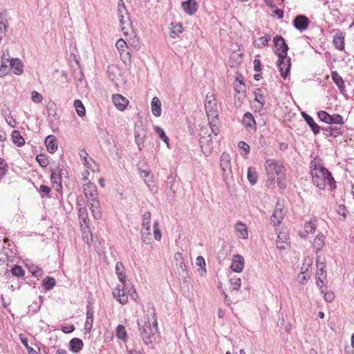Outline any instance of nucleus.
Segmentation results:
<instances>
[{
	"label": "nucleus",
	"instance_id": "72a5a7b5",
	"mask_svg": "<svg viewBox=\"0 0 354 354\" xmlns=\"http://www.w3.org/2000/svg\"><path fill=\"white\" fill-rule=\"evenodd\" d=\"M270 39H271V37L268 35L262 36V37H259L258 39H257L256 41H254V45L256 48H263L268 44Z\"/></svg>",
	"mask_w": 354,
	"mask_h": 354
},
{
	"label": "nucleus",
	"instance_id": "052dcab7",
	"mask_svg": "<svg viewBox=\"0 0 354 354\" xmlns=\"http://www.w3.org/2000/svg\"><path fill=\"white\" fill-rule=\"evenodd\" d=\"M174 259H175L176 261L179 263V266L181 268H183L185 266L183 255L181 252L175 253Z\"/></svg>",
	"mask_w": 354,
	"mask_h": 354
},
{
	"label": "nucleus",
	"instance_id": "9b49d317",
	"mask_svg": "<svg viewBox=\"0 0 354 354\" xmlns=\"http://www.w3.org/2000/svg\"><path fill=\"white\" fill-rule=\"evenodd\" d=\"M309 24L310 20L308 18L302 15H297L293 21L295 28L301 32L306 30Z\"/></svg>",
	"mask_w": 354,
	"mask_h": 354
},
{
	"label": "nucleus",
	"instance_id": "a211bd4d",
	"mask_svg": "<svg viewBox=\"0 0 354 354\" xmlns=\"http://www.w3.org/2000/svg\"><path fill=\"white\" fill-rule=\"evenodd\" d=\"M118 12L120 24H121L122 22L126 21V20L130 19L129 15L127 12L123 0H119L118 1Z\"/></svg>",
	"mask_w": 354,
	"mask_h": 354
},
{
	"label": "nucleus",
	"instance_id": "393cba45",
	"mask_svg": "<svg viewBox=\"0 0 354 354\" xmlns=\"http://www.w3.org/2000/svg\"><path fill=\"white\" fill-rule=\"evenodd\" d=\"M220 165L223 172H225L227 170L231 169V158L229 153L223 152L221 154L220 159Z\"/></svg>",
	"mask_w": 354,
	"mask_h": 354
},
{
	"label": "nucleus",
	"instance_id": "f8f14e48",
	"mask_svg": "<svg viewBox=\"0 0 354 354\" xmlns=\"http://www.w3.org/2000/svg\"><path fill=\"white\" fill-rule=\"evenodd\" d=\"M112 100L115 105V106L121 111H123L126 109L127 105L129 104V100L122 96L120 94H114L112 96Z\"/></svg>",
	"mask_w": 354,
	"mask_h": 354
},
{
	"label": "nucleus",
	"instance_id": "9d476101",
	"mask_svg": "<svg viewBox=\"0 0 354 354\" xmlns=\"http://www.w3.org/2000/svg\"><path fill=\"white\" fill-rule=\"evenodd\" d=\"M245 265L244 258L240 254H234L232 259L230 268L233 272L240 273L243 271Z\"/></svg>",
	"mask_w": 354,
	"mask_h": 354
},
{
	"label": "nucleus",
	"instance_id": "f3484780",
	"mask_svg": "<svg viewBox=\"0 0 354 354\" xmlns=\"http://www.w3.org/2000/svg\"><path fill=\"white\" fill-rule=\"evenodd\" d=\"M51 183L53 187L57 192H61L62 186V177L59 174V169L51 171L50 176Z\"/></svg>",
	"mask_w": 354,
	"mask_h": 354
},
{
	"label": "nucleus",
	"instance_id": "b1692460",
	"mask_svg": "<svg viewBox=\"0 0 354 354\" xmlns=\"http://www.w3.org/2000/svg\"><path fill=\"white\" fill-rule=\"evenodd\" d=\"M94 313L91 307H87L86 308V318L84 324V330L90 333L93 328L94 321Z\"/></svg>",
	"mask_w": 354,
	"mask_h": 354
},
{
	"label": "nucleus",
	"instance_id": "412c9836",
	"mask_svg": "<svg viewBox=\"0 0 354 354\" xmlns=\"http://www.w3.org/2000/svg\"><path fill=\"white\" fill-rule=\"evenodd\" d=\"M316 229H317L316 220L315 219L310 220L305 223V225H304L305 232H299V236L301 238L305 239L307 236V234L315 233Z\"/></svg>",
	"mask_w": 354,
	"mask_h": 354
},
{
	"label": "nucleus",
	"instance_id": "ea45409f",
	"mask_svg": "<svg viewBox=\"0 0 354 354\" xmlns=\"http://www.w3.org/2000/svg\"><path fill=\"white\" fill-rule=\"evenodd\" d=\"M55 285V279L51 277H46L42 281V286L46 290L52 289Z\"/></svg>",
	"mask_w": 354,
	"mask_h": 354
},
{
	"label": "nucleus",
	"instance_id": "a18cd8bd",
	"mask_svg": "<svg viewBox=\"0 0 354 354\" xmlns=\"http://www.w3.org/2000/svg\"><path fill=\"white\" fill-rule=\"evenodd\" d=\"M313 261L310 258H305L304 261L301 268L300 275H304V274H307L310 268L312 266Z\"/></svg>",
	"mask_w": 354,
	"mask_h": 354
},
{
	"label": "nucleus",
	"instance_id": "a19ab883",
	"mask_svg": "<svg viewBox=\"0 0 354 354\" xmlns=\"http://www.w3.org/2000/svg\"><path fill=\"white\" fill-rule=\"evenodd\" d=\"M248 179L251 185H255L257 182V173L253 167H249L248 169Z\"/></svg>",
	"mask_w": 354,
	"mask_h": 354
},
{
	"label": "nucleus",
	"instance_id": "bf43d9fd",
	"mask_svg": "<svg viewBox=\"0 0 354 354\" xmlns=\"http://www.w3.org/2000/svg\"><path fill=\"white\" fill-rule=\"evenodd\" d=\"M32 100L34 102L39 103L43 100V96L37 91H32L31 94Z\"/></svg>",
	"mask_w": 354,
	"mask_h": 354
},
{
	"label": "nucleus",
	"instance_id": "e2e57ef3",
	"mask_svg": "<svg viewBox=\"0 0 354 354\" xmlns=\"http://www.w3.org/2000/svg\"><path fill=\"white\" fill-rule=\"evenodd\" d=\"M196 264L197 266L200 267L204 271H205V261L203 257L198 256L196 260Z\"/></svg>",
	"mask_w": 354,
	"mask_h": 354
},
{
	"label": "nucleus",
	"instance_id": "2eb2a0df",
	"mask_svg": "<svg viewBox=\"0 0 354 354\" xmlns=\"http://www.w3.org/2000/svg\"><path fill=\"white\" fill-rule=\"evenodd\" d=\"M183 11L189 15H194L198 9V3L196 0H187L181 3Z\"/></svg>",
	"mask_w": 354,
	"mask_h": 354
},
{
	"label": "nucleus",
	"instance_id": "4d7b16f0",
	"mask_svg": "<svg viewBox=\"0 0 354 354\" xmlns=\"http://www.w3.org/2000/svg\"><path fill=\"white\" fill-rule=\"evenodd\" d=\"M319 120L325 123L328 124L330 121V114L325 111H319L317 113Z\"/></svg>",
	"mask_w": 354,
	"mask_h": 354
},
{
	"label": "nucleus",
	"instance_id": "e433bc0d",
	"mask_svg": "<svg viewBox=\"0 0 354 354\" xmlns=\"http://www.w3.org/2000/svg\"><path fill=\"white\" fill-rule=\"evenodd\" d=\"M12 138L15 144L19 147H21L25 143L24 138L21 136L19 131L15 130L12 133Z\"/></svg>",
	"mask_w": 354,
	"mask_h": 354
},
{
	"label": "nucleus",
	"instance_id": "7c9ffc66",
	"mask_svg": "<svg viewBox=\"0 0 354 354\" xmlns=\"http://www.w3.org/2000/svg\"><path fill=\"white\" fill-rule=\"evenodd\" d=\"M283 218V211L279 209H275L273 212L272 215L271 216V222L274 225H278L281 223L282 219Z\"/></svg>",
	"mask_w": 354,
	"mask_h": 354
},
{
	"label": "nucleus",
	"instance_id": "473e14b6",
	"mask_svg": "<svg viewBox=\"0 0 354 354\" xmlns=\"http://www.w3.org/2000/svg\"><path fill=\"white\" fill-rule=\"evenodd\" d=\"M120 25L121 30L125 37H127L133 33V26L131 19L126 20Z\"/></svg>",
	"mask_w": 354,
	"mask_h": 354
},
{
	"label": "nucleus",
	"instance_id": "6e6552de",
	"mask_svg": "<svg viewBox=\"0 0 354 354\" xmlns=\"http://www.w3.org/2000/svg\"><path fill=\"white\" fill-rule=\"evenodd\" d=\"M276 245L278 249L286 250L290 246V238L286 232H279L276 240Z\"/></svg>",
	"mask_w": 354,
	"mask_h": 354
},
{
	"label": "nucleus",
	"instance_id": "c03bdc74",
	"mask_svg": "<svg viewBox=\"0 0 354 354\" xmlns=\"http://www.w3.org/2000/svg\"><path fill=\"white\" fill-rule=\"evenodd\" d=\"M116 336L118 339L126 341L127 333L125 327L123 325H118L116 329Z\"/></svg>",
	"mask_w": 354,
	"mask_h": 354
},
{
	"label": "nucleus",
	"instance_id": "f03ea898",
	"mask_svg": "<svg viewBox=\"0 0 354 354\" xmlns=\"http://www.w3.org/2000/svg\"><path fill=\"white\" fill-rule=\"evenodd\" d=\"M265 168L268 176L267 185H274L275 179L280 187H286L285 169L282 163L275 160L269 159L265 162Z\"/></svg>",
	"mask_w": 354,
	"mask_h": 354
},
{
	"label": "nucleus",
	"instance_id": "423d86ee",
	"mask_svg": "<svg viewBox=\"0 0 354 354\" xmlns=\"http://www.w3.org/2000/svg\"><path fill=\"white\" fill-rule=\"evenodd\" d=\"M151 214L146 212L142 216V229L141 230L142 237L146 241L151 234Z\"/></svg>",
	"mask_w": 354,
	"mask_h": 354
},
{
	"label": "nucleus",
	"instance_id": "4c0bfd02",
	"mask_svg": "<svg viewBox=\"0 0 354 354\" xmlns=\"http://www.w3.org/2000/svg\"><path fill=\"white\" fill-rule=\"evenodd\" d=\"M74 107L79 116L82 117L85 115L86 109L81 100H75L74 101Z\"/></svg>",
	"mask_w": 354,
	"mask_h": 354
},
{
	"label": "nucleus",
	"instance_id": "de8ad7c7",
	"mask_svg": "<svg viewBox=\"0 0 354 354\" xmlns=\"http://www.w3.org/2000/svg\"><path fill=\"white\" fill-rule=\"evenodd\" d=\"M120 58L124 63L129 62L131 61V55L127 48H124L120 51Z\"/></svg>",
	"mask_w": 354,
	"mask_h": 354
},
{
	"label": "nucleus",
	"instance_id": "774afa93",
	"mask_svg": "<svg viewBox=\"0 0 354 354\" xmlns=\"http://www.w3.org/2000/svg\"><path fill=\"white\" fill-rule=\"evenodd\" d=\"M61 330L64 333H68L73 332L75 330V327L73 324H66V325L62 326Z\"/></svg>",
	"mask_w": 354,
	"mask_h": 354
},
{
	"label": "nucleus",
	"instance_id": "3c124183",
	"mask_svg": "<svg viewBox=\"0 0 354 354\" xmlns=\"http://www.w3.org/2000/svg\"><path fill=\"white\" fill-rule=\"evenodd\" d=\"M11 273L15 277H23L25 274V271L20 266H15L11 269Z\"/></svg>",
	"mask_w": 354,
	"mask_h": 354
},
{
	"label": "nucleus",
	"instance_id": "680f3d73",
	"mask_svg": "<svg viewBox=\"0 0 354 354\" xmlns=\"http://www.w3.org/2000/svg\"><path fill=\"white\" fill-rule=\"evenodd\" d=\"M115 46L119 51L120 50H123L124 48H127L128 47L127 42L122 39H120L117 41Z\"/></svg>",
	"mask_w": 354,
	"mask_h": 354
},
{
	"label": "nucleus",
	"instance_id": "dca6fc26",
	"mask_svg": "<svg viewBox=\"0 0 354 354\" xmlns=\"http://www.w3.org/2000/svg\"><path fill=\"white\" fill-rule=\"evenodd\" d=\"M84 192L85 196L88 199L97 198V190L94 183L88 182L84 185Z\"/></svg>",
	"mask_w": 354,
	"mask_h": 354
},
{
	"label": "nucleus",
	"instance_id": "49530a36",
	"mask_svg": "<svg viewBox=\"0 0 354 354\" xmlns=\"http://www.w3.org/2000/svg\"><path fill=\"white\" fill-rule=\"evenodd\" d=\"M83 163L87 169H91L93 172H94L97 168L95 162L90 157H88L86 159H84Z\"/></svg>",
	"mask_w": 354,
	"mask_h": 354
},
{
	"label": "nucleus",
	"instance_id": "f704fd0d",
	"mask_svg": "<svg viewBox=\"0 0 354 354\" xmlns=\"http://www.w3.org/2000/svg\"><path fill=\"white\" fill-rule=\"evenodd\" d=\"M183 31V24L180 22L176 24H171V28L169 32L171 37H176L178 35L182 33Z\"/></svg>",
	"mask_w": 354,
	"mask_h": 354
},
{
	"label": "nucleus",
	"instance_id": "4468645a",
	"mask_svg": "<svg viewBox=\"0 0 354 354\" xmlns=\"http://www.w3.org/2000/svg\"><path fill=\"white\" fill-rule=\"evenodd\" d=\"M205 110L207 114L209 115L211 114L212 115H214L217 112V104L216 100L214 95L206 96V102L205 104Z\"/></svg>",
	"mask_w": 354,
	"mask_h": 354
},
{
	"label": "nucleus",
	"instance_id": "58836bf2",
	"mask_svg": "<svg viewBox=\"0 0 354 354\" xmlns=\"http://www.w3.org/2000/svg\"><path fill=\"white\" fill-rule=\"evenodd\" d=\"M331 77L333 82L335 83V84L339 88H344V82L342 77L336 71H333L331 73Z\"/></svg>",
	"mask_w": 354,
	"mask_h": 354
},
{
	"label": "nucleus",
	"instance_id": "6ab92c4d",
	"mask_svg": "<svg viewBox=\"0 0 354 354\" xmlns=\"http://www.w3.org/2000/svg\"><path fill=\"white\" fill-rule=\"evenodd\" d=\"M8 61L10 62V66L15 75H20L24 73V64L19 59L15 58Z\"/></svg>",
	"mask_w": 354,
	"mask_h": 354
},
{
	"label": "nucleus",
	"instance_id": "ddd939ff",
	"mask_svg": "<svg viewBox=\"0 0 354 354\" xmlns=\"http://www.w3.org/2000/svg\"><path fill=\"white\" fill-rule=\"evenodd\" d=\"M243 124L249 132H254L257 129L255 120L250 112L245 113L243 118Z\"/></svg>",
	"mask_w": 354,
	"mask_h": 354
},
{
	"label": "nucleus",
	"instance_id": "13d9d810",
	"mask_svg": "<svg viewBox=\"0 0 354 354\" xmlns=\"http://www.w3.org/2000/svg\"><path fill=\"white\" fill-rule=\"evenodd\" d=\"M230 284L234 290H239L241 288V280L240 278H231Z\"/></svg>",
	"mask_w": 354,
	"mask_h": 354
},
{
	"label": "nucleus",
	"instance_id": "338daca9",
	"mask_svg": "<svg viewBox=\"0 0 354 354\" xmlns=\"http://www.w3.org/2000/svg\"><path fill=\"white\" fill-rule=\"evenodd\" d=\"M238 146L240 149H243L245 151V154L249 153L250 147L249 145H248L246 142H245L244 141H240L238 143Z\"/></svg>",
	"mask_w": 354,
	"mask_h": 354
},
{
	"label": "nucleus",
	"instance_id": "4be33fe9",
	"mask_svg": "<svg viewBox=\"0 0 354 354\" xmlns=\"http://www.w3.org/2000/svg\"><path fill=\"white\" fill-rule=\"evenodd\" d=\"M115 274L119 281L125 286L127 282V275L125 272V268L122 262H117L115 264Z\"/></svg>",
	"mask_w": 354,
	"mask_h": 354
},
{
	"label": "nucleus",
	"instance_id": "c85d7f7f",
	"mask_svg": "<svg viewBox=\"0 0 354 354\" xmlns=\"http://www.w3.org/2000/svg\"><path fill=\"white\" fill-rule=\"evenodd\" d=\"M151 111L156 117L161 115V102L157 97H153L151 100Z\"/></svg>",
	"mask_w": 354,
	"mask_h": 354
},
{
	"label": "nucleus",
	"instance_id": "a878e982",
	"mask_svg": "<svg viewBox=\"0 0 354 354\" xmlns=\"http://www.w3.org/2000/svg\"><path fill=\"white\" fill-rule=\"evenodd\" d=\"M80 229L82 234L83 240L89 243L92 241V234L89 228V223L83 224L82 221H79Z\"/></svg>",
	"mask_w": 354,
	"mask_h": 354
},
{
	"label": "nucleus",
	"instance_id": "79ce46f5",
	"mask_svg": "<svg viewBox=\"0 0 354 354\" xmlns=\"http://www.w3.org/2000/svg\"><path fill=\"white\" fill-rule=\"evenodd\" d=\"M212 116V119L209 120V126L212 133H214L215 135H217L219 133L218 118H217L216 114Z\"/></svg>",
	"mask_w": 354,
	"mask_h": 354
},
{
	"label": "nucleus",
	"instance_id": "8fccbe9b",
	"mask_svg": "<svg viewBox=\"0 0 354 354\" xmlns=\"http://www.w3.org/2000/svg\"><path fill=\"white\" fill-rule=\"evenodd\" d=\"M234 88L237 93H243L245 91V84L241 80L236 79V80L234 81Z\"/></svg>",
	"mask_w": 354,
	"mask_h": 354
},
{
	"label": "nucleus",
	"instance_id": "cd10ccee",
	"mask_svg": "<svg viewBox=\"0 0 354 354\" xmlns=\"http://www.w3.org/2000/svg\"><path fill=\"white\" fill-rule=\"evenodd\" d=\"M235 229L238 233V236L243 239H245L248 236V230L247 225L243 222H238L235 225Z\"/></svg>",
	"mask_w": 354,
	"mask_h": 354
},
{
	"label": "nucleus",
	"instance_id": "bb28decb",
	"mask_svg": "<svg viewBox=\"0 0 354 354\" xmlns=\"http://www.w3.org/2000/svg\"><path fill=\"white\" fill-rule=\"evenodd\" d=\"M45 144L47 150L51 153H54L57 149L56 138L53 135L46 137L45 140Z\"/></svg>",
	"mask_w": 354,
	"mask_h": 354
},
{
	"label": "nucleus",
	"instance_id": "c9c22d12",
	"mask_svg": "<svg viewBox=\"0 0 354 354\" xmlns=\"http://www.w3.org/2000/svg\"><path fill=\"white\" fill-rule=\"evenodd\" d=\"M78 218L83 224L89 223L87 209L84 206L78 207Z\"/></svg>",
	"mask_w": 354,
	"mask_h": 354
},
{
	"label": "nucleus",
	"instance_id": "37998d69",
	"mask_svg": "<svg viewBox=\"0 0 354 354\" xmlns=\"http://www.w3.org/2000/svg\"><path fill=\"white\" fill-rule=\"evenodd\" d=\"M305 120H306V122L308 123V124L311 128V129H312V131H313L314 133L317 134V133H318L319 132L320 128L315 122V121L313 119V118H311L310 116L306 115L305 116Z\"/></svg>",
	"mask_w": 354,
	"mask_h": 354
},
{
	"label": "nucleus",
	"instance_id": "f257e3e1",
	"mask_svg": "<svg viewBox=\"0 0 354 354\" xmlns=\"http://www.w3.org/2000/svg\"><path fill=\"white\" fill-rule=\"evenodd\" d=\"M310 174L313 184L321 189H324L326 185L331 189L335 187V181L331 173L324 167L318 158H315L310 165Z\"/></svg>",
	"mask_w": 354,
	"mask_h": 354
},
{
	"label": "nucleus",
	"instance_id": "39448f33",
	"mask_svg": "<svg viewBox=\"0 0 354 354\" xmlns=\"http://www.w3.org/2000/svg\"><path fill=\"white\" fill-rule=\"evenodd\" d=\"M277 66L279 68L281 75L283 78H286L289 73L291 67V59L288 55L278 57Z\"/></svg>",
	"mask_w": 354,
	"mask_h": 354
},
{
	"label": "nucleus",
	"instance_id": "69168bd1",
	"mask_svg": "<svg viewBox=\"0 0 354 354\" xmlns=\"http://www.w3.org/2000/svg\"><path fill=\"white\" fill-rule=\"evenodd\" d=\"M9 68L7 64L3 62L0 66V77L4 76L9 73Z\"/></svg>",
	"mask_w": 354,
	"mask_h": 354
},
{
	"label": "nucleus",
	"instance_id": "7ed1b4c3",
	"mask_svg": "<svg viewBox=\"0 0 354 354\" xmlns=\"http://www.w3.org/2000/svg\"><path fill=\"white\" fill-rule=\"evenodd\" d=\"M140 335L146 344L151 342V337L158 332V322L155 313H151L147 318L138 321Z\"/></svg>",
	"mask_w": 354,
	"mask_h": 354
},
{
	"label": "nucleus",
	"instance_id": "09e8293b",
	"mask_svg": "<svg viewBox=\"0 0 354 354\" xmlns=\"http://www.w3.org/2000/svg\"><path fill=\"white\" fill-rule=\"evenodd\" d=\"M155 131L159 136V137L167 144V147H169V138L166 136L164 130L159 127H156L155 128Z\"/></svg>",
	"mask_w": 354,
	"mask_h": 354
},
{
	"label": "nucleus",
	"instance_id": "c756f323",
	"mask_svg": "<svg viewBox=\"0 0 354 354\" xmlns=\"http://www.w3.org/2000/svg\"><path fill=\"white\" fill-rule=\"evenodd\" d=\"M333 44L338 50H342L344 48V36L342 32H337L335 35Z\"/></svg>",
	"mask_w": 354,
	"mask_h": 354
},
{
	"label": "nucleus",
	"instance_id": "5701e85b",
	"mask_svg": "<svg viewBox=\"0 0 354 354\" xmlns=\"http://www.w3.org/2000/svg\"><path fill=\"white\" fill-rule=\"evenodd\" d=\"M325 239L326 236L322 234H317L313 239L312 245L316 254H317L324 246Z\"/></svg>",
	"mask_w": 354,
	"mask_h": 354
},
{
	"label": "nucleus",
	"instance_id": "0eeeda50",
	"mask_svg": "<svg viewBox=\"0 0 354 354\" xmlns=\"http://www.w3.org/2000/svg\"><path fill=\"white\" fill-rule=\"evenodd\" d=\"M124 285L122 287L118 286L115 287L113 290V297L119 301L121 304H126L128 303L129 297L124 289Z\"/></svg>",
	"mask_w": 354,
	"mask_h": 354
},
{
	"label": "nucleus",
	"instance_id": "aec40b11",
	"mask_svg": "<svg viewBox=\"0 0 354 354\" xmlns=\"http://www.w3.org/2000/svg\"><path fill=\"white\" fill-rule=\"evenodd\" d=\"M90 209L93 217L96 219H100L102 217L100 201L97 198L91 200Z\"/></svg>",
	"mask_w": 354,
	"mask_h": 354
},
{
	"label": "nucleus",
	"instance_id": "2f4dec72",
	"mask_svg": "<svg viewBox=\"0 0 354 354\" xmlns=\"http://www.w3.org/2000/svg\"><path fill=\"white\" fill-rule=\"evenodd\" d=\"M83 342L79 338H73L70 341L71 350L74 353H77L82 349Z\"/></svg>",
	"mask_w": 354,
	"mask_h": 354
},
{
	"label": "nucleus",
	"instance_id": "0e129e2a",
	"mask_svg": "<svg viewBox=\"0 0 354 354\" xmlns=\"http://www.w3.org/2000/svg\"><path fill=\"white\" fill-rule=\"evenodd\" d=\"M322 294L326 302H331L335 299V295L333 292H326V290H324V292Z\"/></svg>",
	"mask_w": 354,
	"mask_h": 354
},
{
	"label": "nucleus",
	"instance_id": "20e7f679",
	"mask_svg": "<svg viewBox=\"0 0 354 354\" xmlns=\"http://www.w3.org/2000/svg\"><path fill=\"white\" fill-rule=\"evenodd\" d=\"M274 42V51L278 56L288 55V46L285 41V39L280 35L276 36L273 38Z\"/></svg>",
	"mask_w": 354,
	"mask_h": 354
},
{
	"label": "nucleus",
	"instance_id": "1a4fd4ad",
	"mask_svg": "<svg viewBox=\"0 0 354 354\" xmlns=\"http://www.w3.org/2000/svg\"><path fill=\"white\" fill-rule=\"evenodd\" d=\"M265 90L261 88H256L254 91V107L256 110L260 111L263 108L266 102Z\"/></svg>",
	"mask_w": 354,
	"mask_h": 354
},
{
	"label": "nucleus",
	"instance_id": "864d4df0",
	"mask_svg": "<svg viewBox=\"0 0 354 354\" xmlns=\"http://www.w3.org/2000/svg\"><path fill=\"white\" fill-rule=\"evenodd\" d=\"M8 169L7 163L4 159L0 158V180L6 175Z\"/></svg>",
	"mask_w": 354,
	"mask_h": 354
},
{
	"label": "nucleus",
	"instance_id": "603ef678",
	"mask_svg": "<svg viewBox=\"0 0 354 354\" xmlns=\"http://www.w3.org/2000/svg\"><path fill=\"white\" fill-rule=\"evenodd\" d=\"M344 120L342 115L339 114L330 115V121L328 124H342Z\"/></svg>",
	"mask_w": 354,
	"mask_h": 354
},
{
	"label": "nucleus",
	"instance_id": "5fc2aeb1",
	"mask_svg": "<svg viewBox=\"0 0 354 354\" xmlns=\"http://www.w3.org/2000/svg\"><path fill=\"white\" fill-rule=\"evenodd\" d=\"M153 236L154 239L157 241H160L162 238L161 232L159 228V223L157 221L153 223Z\"/></svg>",
	"mask_w": 354,
	"mask_h": 354
},
{
	"label": "nucleus",
	"instance_id": "6e6d98bb",
	"mask_svg": "<svg viewBox=\"0 0 354 354\" xmlns=\"http://www.w3.org/2000/svg\"><path fill=\"white\" fill-rule=\"evenodd\" d=\"M36 160L40 166L45 167L48 165V158L44 154H39L37 156Z\"/></svg>",
	"mask_w": 354,
	"mask_h": 354
}]
</instances>
